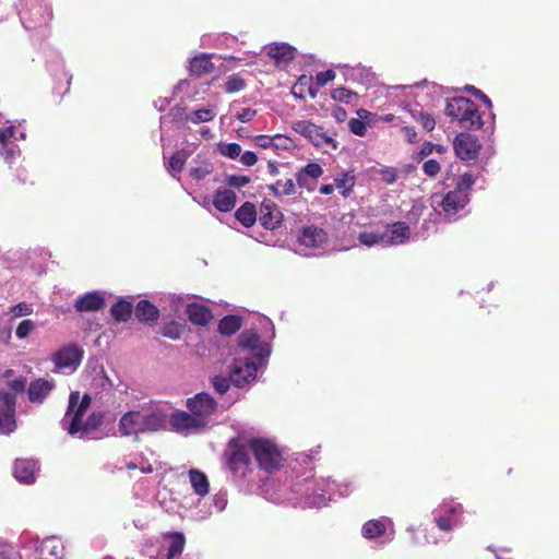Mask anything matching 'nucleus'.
I'll return each instance as SVG.
<instances>
[{
    "instance_id": "4468645a",
    "label": "nucleus",
    "mask_w": 559,
    "mask_h": 559,
    "mask_svg": "<svg viewBox=\"0 0 559 559\" xmlns=\"http://www.w3.org/2000/svg\"><path fill=\"white\" fill-rule=\"evenodd\" d=\"M25 136V130L19 131L13 122H10L4 128H0V155L9 165L20 157L21 151L16 142L24 140Z\"/></svg>"
},
{
    "instance_id": "6e6552de",
    "label": "nucleus",
    "mask_w": 559,
    "mask_h": 559,
    "mask_svg": "<svg viewBox=\"0 0 559 559\" xmlns=\"http://www.w3.org/2000/svg\"><path fill=\"white\" fill-rule=\"evenodd\" d=\"M248 445L261 469L272 473L282 466L283 453L274 441L266 438H252Z\"/></svg>"
},
{
    "instance_id": "4c0bfd02",
    "label": "nucleus",
    "mask_w": 559,
    "mask_h": 559,
    "mask_svg": "<svg viewBox=\"0 0 559 559\" xmlns=\"http://www.w3.org/2000/svg\"><path fill=\"white\" fill-rule=\"evenodd\" d=\"M135 316L142 322L155 321L158 318V309L147 300H141L135 307Z\"/></svg>"
},
{
    "instance_id": "f3484780",
    "label": "nucleus",
    "mask_w": 559,
    "mask_h": 559,
    "mask_svg": "<svg viewBox=\"0 0 559 559\" xmlns=\"http://www.w3.org/2000/svg\"><path fill=\"white\" fill-rule=\"evenodd\" d=\"M83 349L75 344L60 348L52 357L56 368L64 373H72L80 366L83 358Z\"/></svg>"
},
{
    "instance_id": "49530a36",
    "label": "nucleus",
    "mask_w": 559,
    "mask_h": 559,
    "mask_svg": "<svg viewBox=\"0 0 559 559\" xmlns=\"http://www.w3.org/2000/svg\"><path fill=\"white\" fill-rule=\"evenodd\" d=\"M269 189L276 197L290 195L296 192V187H295V182L293 181V179H287L285 181H277V182L269 186Z\"/></svg>"
},
{
    "instance_id": "9d476101",
    "label": "nucleus",
    "mask_w": 559,
    "mask_h": 559,
    "mask_svg": "<svg viewBox=\"0 0 559 559\" xmlns=\"http://www.w3.org/2000/svg\"><path fill=\"white\" fill-rule=\"evenodd\" d=\"M328 243L329 236L323 228L306 226L297 235L295 252L305 257L317 255Z\"/></svg>"
},
{
    "instance_id": "6ab92c4d",
    "label": "nucleus",
    "mask_w": 559,
    "mask_h": 559,
    "mask_svg": "<svg viewBox=\"0 0 559 559\" xmlns=\"http://www.w3.org/2000/svg\"><path fill=\"white\" fill-rule=\"evenodd\" d=\"M118 429L122 436L127 437L145 433L142 412L130 411L123 414L120 418Z\"/></svg>"
},
{
    "instance_id": "bf43d9fd",
    "label": "nucleus",
    "mask_w": 559,
    "mask_h": 559,
    "mask_svg": "<svg viewBox=\"0 0 559 559\" xmlns=\"http://www.w3.org/2000/svg\"><path fill=\"white\" fill-rule=\"evenodd\" d=\"M380 179L386 185H392L397 180V170L393 167H382L378 170Z\"/></svg>"
},
{
    "instance_id": "e2e57ef3",
    "label": "nucleus",
    "mask_w": 559,
    "mask_h": 559,
    "mask_svg": "<svg viewBox=\"0 0 559 559\" xmlns=\"http://www.w3.org/2000/svg\"><path fill=\"white\" fill-rule=\"evenodd\" d=\"M348 128L352 133L358 136H364L367 132V127L359 118H353L348 121Z\"/></svg>"
},
{
    "instance_id": "5fc2aeb1",
    "label": "nucleus",
    "mask_w": 559,
    "mask_h": 559,
    "mask_svg": "<svg viewBox=\"0 0 559 559\" xmlns=\"http://www.w3.org/2000/svg\"><path fill=\"white\" fill-rule=\"evenodd\" d=\"M227 93H236L245 88V81L238 75H229L224 84Z\"/></svg>"
},
{
    "instance_id": "72a5a7b5",
    "label": "nucleus",
    "mask_w": 559,
    "mask_h": 559,
    "mask_svg": "<svg viewBox=\"0 0 559 559\" xmlns=\"http://www.w3.org/2000/svg\"><path fill=\"white\" fill-rule=\"evenodd\" d=\"M214 64L211 61V56L206 53H200L194 56L189 61V71L193 75H203L212 72Z\"/></svg>"
},
{
    "instance_id": "473e14b6",
    "label": "nucleus",
    "mask_w": 559,
    "mask_h": 559,
    "mask_svg": "<svg viewBox=\"0 0 559 559\" xmlns=\"http://www.w3.org/2000/svg\"><path fill=\"white\" fill-rule=\"evenodd\" d=\"M169 542L168 550L165 557L158 559H181L180 556L183 551L186 538L182 533H170L166 535Z\"/></svg>"
},
{
    "instance_id": "393cba45",
    "label": "nucleus",
    "mask_w": 559,
    "mask_h": 559,
    "mask_svg": "<svg viewBox=\"0 0 559 559\" xmlns=\"http://www.w3.org/2000/svg\"><path fill=\"white\" fill-rule=\"evenodd\" d=\"M55 383L51 380L37 379L32 381L28 386V399L32 403H43L44 400L53 390Z\"/></svg>"
},
{
    "instance_id": "4be33fe9",
    "label": "nucleus",
    "mask_w": 559,
    "mask_h": 559,
    "mask_svg": "<svg viewBox=\"0 0 559 559\" xmlns=\"http://www.w3.org/2000/svg\"><path fill=\"white\" fill-rule=\"evenodd\" d=\"M383 246H399L405 243L411 237V229L404 222L388 225L382 231Z\"/></svg>"
},
{
    "instance_id": "c03bdc74",
    "label": "nucleus",
    "mask_w": 559,
    "mask_h": 559,
    "mask_svg": "<svg viewBox=\"0 0 559 559\" xmlns=\"http://www.w3.org/2000/svg\"><path fill=\"white\" fill-rule=\"evenodd\" d=\"M15 396L9 392H0V416L10 415L14 418Z\"/></svg>"
},
{
    "instance_id": "69168bd1",
    "label": "nucleus",
    "mask_w": 559,
    "mask_h": 559,
    "mask_svg": "<svg viewBox=\"0 0 559 559\" xmlns=\"http://www.w3.org/2000/svg\"><path fill=\"white\" fill-rule=\"evenodd\" d=\"M213 509L215 512H222L227 506V493L225 491H218L212 498Z\"/></svg>"
},
{
    "instance_id": "39448f33",
    "label": "nucleus",
    "mask_w": 559,
    "mask_h": 559,
    "mask_svg": "<svg viewBox=\"0 0 559 559\" xmlns=\"http://www.w3.org/2000/svg\"><path fill=\"white\" fill-rule=\"evenodd\" d=\"M271 355V345L253 330L243 331L238 337L236 356L265 368Z\"/></svg>"
},
{
    "instance_id": "9b49d317",
    "label": "nucleus",
    "mask_w": 559,
    "mask_h": 559,
    "mask_svg": "<svg viewBox=\"0 0 559 559\" xmlns=\"http://www.w3.org/2000/svg\"><path fill=\"white\" fill-rule=\"evenodd\" d=\"M186 406L204 429L213 426L219 411L218 403L209 393L201 392L187 400Z\"/></svg>"
},
{
    "instance_id": "412c9836",
    "label": "nucleus",
    "mask_w": 559,
    "mask_h": 559,
    "mask_svg": "<svg viewBox=\"0 0 559 559\" xmlns=\"http://www.w3.org/2000/svg\"><path fill=\"white\" fill-rule=\"evenodd\" d=\"M145 432H156L168 428L169 415L159 407L142 409Z\"/></svg>"
},
{
    "instance_id": "f03ea898",
    "label": "nucleus",
    "mask_w": 559,
    "mask_h": 559,
    "mask_svg": "<svg viewBox=\"0 0 559 559\" xmlns=\"http://www.w3.org/2000/svg\"><path fill=\"white\" fill-rule=\"evenodd\" d=\"M475 177L465 173L457 177L455 188L444 195H432V205L438 209L439 215L448 221H454L461 216V212L469 202V191L475 185Z\"/></svg>"
},
{
    "instance_id": "8fccbe9b",
    "label": "nucleus",
    "mask_w": 559,
    "mask_h": 559,
    "mask_svg": "<svg viewBox=\"0 0 559 559\" xmlns=\"http://www.w3.org/2000/svg\"><path fill=\"white\" fill-rule=\"evenodd\" d=\"M354 177L348 174H341L334 179V187L347 197L354 187Z\"/></svg>"
},
{
    "instance_id": "bb28decb",
    "label": "nucleus",
    "mask_w": 559,
    "mask_h": 559,
    "mask_svg": "<svg viewBox=\"0 0 559 559\" xmlns=\"http://www.w3.org/2000/svg\"><path fill=\"white\" fill-rule=\"evenodd\" d=\"M282 218L283 215L275 205L266 202L262 203L259 221L265 229L273 230L277 228Z\"/></svg>"
},
{
    "instance_id": "e433bc0d",
    "label": "nucleus",
    "mask_w": 559,
    "mask_h": 559,
    "mask_svg": "<svg viewBox=\"0 0 559 559\" xmlns=\"http://www.w3.org/2000/svg\"><path fill=\"white\" fill-rule=\"evenodd\" d=\"M322 174L323 169L319 164L309 163L297 174V183L300 187H308V178L316 180L322 176Z\"/></svg>"
},
{
    "instance_id": "0e129e2a",
    "label": "nucleus",
    "mask_w": 559,
    "mask_h": 559,
    "mask_svg": "<svg viewBox=\"0 0 559 559\" xmlns=\"http://www.w3.org/2000/svg\"><path fill=\"white\" fill-rule=\"evenodd\" d=\"M16 428L15 419L10 415L0 416V433L8 435Z\"/></svg>"
},
{
    "instance_id": "de8ad7c7",
    "label": "nucleus",
    "mask_w": 559,
    "mask_h": 559,
    "mask_svg": "<svg viewBox=\"0 0 559 559\" xmlns=\"http://www.w3.org/2000/svg\"><path fill=\"white\" fill-rule=\"evenodd\" d=\"M282 141H286L281 134H276L275 136L270 135H258L254 138V143L261 148H280L283 145L280 143Z\"/></svg>"
},
{
    "instance_id": "603ef678",
    "label": "nucleus",
    "mask_w": 559,
    "mask_h": 559,
    "mask_svg": "<svg viewBox=\"0 0 559 559\" xmlns=\"http://www.w3.org/2000/svg\"><path fill=\"white\" fill-rule=\"evenodd\" d=\"M218 152L222 156L224 157H227V158H230V159H236L240 156V153L242 152L241 151V146L237 143H224V142H221L218 144Z\"/></svg>"
},
{
    "instance_id": "5701e85b",
    "label": "nucleus",
    "mask_w": 559,
    "mask_h": 559,
    "mask_svg": "<svg viewBox=\"0 0 559 559\" xmlns=\"http://www.w3.org/2000/svg\"><path fill=\"white\" fill-rule=\"evenodd\" d=\"M478 148L477 140L468 133H460L454 140V150L461 159L471 160L476 158Z\"/></svg>"
},
{
    "instance_id": "37998d69",
    "label": "nucleus",
    "mask_w": 559,
    "mask_h": 559,
    "mask_svg": "<svg viewBox=\"0 0 559 559\" xmlns=\"http://www.w3.org/2000/svg\"><path fill=\"white\" fill-rule=\"evenodd\" d=\"M111 316L119 322H127L132 313V305L126 300H119L110 309Z\"/></svg>"
},
{
    "instance_id": "423d86ee",
    "label": "nucleus",
    "mask_w": 559,
    "mask_h": 559,
    "mask_svg": "<svg viewBox=\"0 0 559 559\" xmlns=\"http://www.w3.org/2000/svg\"><path fill=\"white\" fill-rule=\"evenodd\" d=\"M445 115L457 121L460 128L477 130L483 126V120L476 105L466 97H453L448 100Z\"/></svg>"
},
{
    "instance_id": "3c124183",
    "label": "nucleus",
    "mask_w": 559,
    "mask_h": 559,
    "mask_svg": "<svg viewBox=\"0 0 559 559\" xmlns=\"http://www.w3.org/2000/svg\"><path fill=\"white\" fill-rule=\"evenodd\" d=\"M182 331L183 325L176 321L167 322L160 329L162 335L170 340H179L182 334Z\"/></svg>"
},
{
    "instance_id": "7ed1b4c3",
    "label": "nucleus",
    "mask_w": 559,
    "mask_h": 559,
    "mask_svg": "<svg viewBox=\"0 0 559 559\" xmlns=\"http://www.w3.org/2000/svg\"><path fill=\"white\" fill-rule=\"evenodd\" d=\"M310 477L297 479L289 486L282 484L276 479H267L261 487V495L267 501L273 503H290L293 506L309 507L306 504V497L311 496Z\"/></svg>"
},
{
    "instance_id": "c85d7f7f",
    "label": "nucleus",
    "mask_w": 559,
    "mask_h": 559,
    "mask_svg": "<svg viewBox=\"0 0 559 559\" xmlns=\"http://www.w3.org/2000/svg\"><path fill=\"white\" fill-rule=\"evenodd\" d=\"M227 464L230 471H233V473L240 476H246V474L250 469L251 462L246 450L239 448L231 453Z\"/></svg>"
},
{
    "instance_id": "f8f14e48",
    "label": "nucleus",
    "mask_w": 559,
    "mask_h": 559,
    "mask_svg": "<svg viewBox=\"0 0 559 559\" xmlns=\"http://www.w3.org/2000/svg\"><path fill=\"white\" fill-rule=\"evenodd\" d=\"M293 129L296 133L306 138L316 147L322 150L324 153L330 151H336L338 142L333 134L324 131L322 127H319L307 120H298L293 123Z\"/></svg>"
},
{
    "instance_id": "2eb2a0df",
    "label": "nucleus",
    "mask_w": 559,
    "mask_h": 559,
    "mask_svg": "<svg viewBox=\"0 0 559 559\" xmlns=\"http://www.w3.org/2000/svg\"><path fill=\"white\" fill-rule=\"evenodd\" d=\"M28 549L31 550L28 559H63L64 557L63 544L57 537L32 539Z\"/></svg>"
},
{
    "instance_id": "58836bf2",
    "label": "nucleus",
    "mask_w": 559,
    "mask_h": 559,
    "mask_svg": "<svg viewBox=\"0 0 559 559\" xmlns=\"http://www.w3.org/2000/svg\"><path fill=\"white\" fill-rule=\"evenodd\" d=\"M235 216L245 227H250L257 221L255 207L252 203L246 202L236 211Z\"/></svg>"
},
{
    "instance_id": "c9c22d12",
    "label": "nucleus",
    "mask_w": 559,
    "mask_h": 559,
    "mask_svg": "<svg viewBox=\"0 0 559 559\" xmlns=\"http://www.w3.org/2000/svg\"><path fill=\"white\" fill-rule=\"evenodd\" d=\"M195 165L191 166L189 175L192 179L200 181L211 175L214 170L213 164L201 155H198L194 159Z\"/></svg>"
},
{
    "instance_id": "6e6d98bb",
    "label": "nucleus",
    "mask_w": 559,
    "mask_h": 559,
    "mask_svg": "<svg viewBox=\"0 0 559 559\" xmlns=\"http://www.w3.org/2000/svg\"><path fill=\"white\" fill-rule=\"evenodd\" d=\"M16 12V2L12 0H0V22L13 16Z\"/></svg>"
},
{
    "instance_id": "b1692460",
    "label": "nucleus",
    "mask_w": 559,
    "mask_h": 559,
    "mask_svg": "<svg viewBox=\"0 0 559 559\" xmlns=\"http://www.w3.org/2000/svg\"><path fill=\"white\" fill-rule=\"evenodd\" d=\"M237 202V195L234 190L227 188H218L215 190L212 204L219 212H230Z\"/></svg>"
},
{
    "instance_id": "ddd939ff",
    "label": "nucleus",
    "mask_w": 559,
    "mask_h": 559,
    "mask_svg": "<svg viewBox=\"0 0 559 559\" xmlns=\"http://www.w3.org/2000/svg\"><path fill=\"white\" fill-rule=\"evenodd\" d=\"M361 536L367 540H376L379 545H385L394 538V524L388 516H380L365 522L360 530Z\"/></svg>"
},
{
    "instance_id": "4d7b16f0",
    "label": "nucleus",
    "mask_w": 559,
    "mask_h": 559,
    "mask_svg": "<svg viewBox=\"0 0 559 559\" xmlns=\"http://www.w3.org/2000/svg\"><path fill=\"white\" fill-rule=\"evenodd\" d=\"M33 313V306L26 302H20L10 308L9 314L12 319L26 317Z\"/></svg>"
},
{
    "instance_id": "a19ab883",
    "label": "nucleus",
    "mask_w": 559,
    "mask_h": 559,
    "mask_svg": "<svg viewBox=\"0 0 559 559\" xmlns=\"http://www.w3.org/2000/svg\"><path fill=\"white\" fill-rule=\"evenodd\" d=\"M407 111L411 115V117L416 122L420 123L425 130L432 131L435 129L436 120L430 114H428L417 107L409 108V109H407Z\"/></svg>"
},
{
    "instance_id": "09e8293b",
    "label": "nucleus",
    "mask_w": 559,
    "mask_h": 559,
    "mask_svg": "<svg viewBox=\"0 0 559 559\" xmlns=\"http://www.w3.org/2000/svg\"><path fill=\"white\" fill-rule=\"evenodd\" d=\"M331 97L336 102L353 104L358 98V95L346 87H337L331 92Z\"/></svg>"
},
{
    "instance_id": "13d9d810",
    "label": "nucleus",
    "mask_w": 559,
    "mask_h": 559,
    "mask_svg": "<svg viewBox=\"0 0 559 559\" xmlns=\"http://www.w3.org/2000/svg\"><path fill=\"white\" fill-rule=\"evenodd\" d=\"M250 182L248 176L228 175L225 177V183L231 188L240 189Z\"/></svg>"
},
{
    "instance_id": "a18cd8bd",
    "label": "nucleus",
    "mask_w": 559,
    "mask_h": 559,
    "mask_svg": "<svg viewBox=\"0 0 559 559\" xmlns=\"http://www.w3.org/2000/svg\"><path fill=\"white\" fill-rule=\"evenodd\" d=\"M358 240L361 245L366 247L383 245L382 231L362 230L358 235Z\"/></svg>"
},
{
    "instance_id": "cd10ccee",
    "label": "nucleus",
    "mask_w": 559,
    "mask_h": 559,
    "mask_svg": "<svg viewBox=\"0 0 559 559\" xmlns=\"http://www.w3.org/2000/svg\"><path fill=\"white\" fill-rule=\"evenodd\" d=\"M186 313L189 320L197 325H206L213 318L211 309L200 302L188 304Z\"/></svg>"
},
{
    "instance_id": "a211bd4d",
    "label": "nucleus",
    "mask_w": 559,
    "mask_h": 559,
    "mask_svg": "<svg viewBox=\"0 0 559 559\" xmlns=\"http://www.w3.org/2000/svg\"><path fill=\"white\" fill-rule=\"evenodd\" d=\"M171 430L177 433L189 436L200 433L203 428L194 418L191 412L176 411L169 415V424Z\"/></svg>"
},
{
    "instance_id": "c756f323",
    "label": "nucleus",
    "mask_w": 559,
    "mask_h": 559,
    "mask_svg": "<svg viewBox=\"0 0 559 559\" xmlns=\"http://www.w3.org/2000/svg\"><path fill=\"white\" fill-rule=\"evenodd\" d=\"M296 49L286 43H275L267 47V55L277 64H287L295 58Z\"/></svg>"
},
{
    "instance_id": "338daca9",
    "label": "nucleus",
    "mask_w": 559,
    "mask_h": 559,
    "mask_svg": "<svg viewBox=\"0 0 559 559\" xmlns=\"http://www.w3.org/2000/svg\"><path fill=\"white\" fill-rule=\"evenodd\" d=\"M334 79H335V72L333 70H326V71L319 72L316 76V81H317L316 87H318V90H319L320 87H323L325 84L333 81Z\"/></svg>"
},
{
    "instance_id": "680f3d73",
    "label": "nucleus",
    "mask_w": 559,
    "mask_h": 559,
    "mask_svg": "<svg viewBox=\"0 0 559 559\" xmlns=\"http://www.w3.org/2000/svg\"><path fill=\"white\" fill-rule=\"evenodd\" d=\"M0 559H21V556L13 546L0 540Z\"/></svg>"
},
{
    "instance_id": "052dcab7",
    "label": "nucleus",
    "mask_w": 559,
    "mask_h": 559,
    "mask_svg": "<svg viewBox=\"0 0 559 559\" xmlns=\"http://www.w3.org/2000/svg\"><path fill=\"white\" fill-rule=\"evenodd\" d=\"M35 329V323L32 321V320H23L16 328L15 330V335L23 340L25 337H27L31 332H33Z\"/></svg>"
},
{
    "instance_id": "2f4dec72",
    "label": "nucleus",
    "mask_w": 559,
    "mask_h": 559,
    "mask_svg": "<svg viewBox=\"0 0 559 559\" xmlns=\"http://www.w3.org/2000/svg\"><path fill=\"white\" fill-rule=\"evenodd\" d=\"M217 115V107L209 105L207 107L200 108L188 112L183 120L193 124L204 123L212 121Z\"/></svg>"
},
{
    "instance_id": "a878e982",
    "label": "nucleus",
    "mask_w": 559,
    "mask_h": 559,
    "mask_svg": "<svg viewBox=\"0 0 559 559\" xmlns=\"http://www.w3.org/2000/svg\"><path fill=\"white\" fill-rule=\"evenodd\" d=\"M105 305L104 294L100 292H92L81 296L75 301V309L80 312L97 311Z\"/></svg>"
},
{
    "instance_id": "aec40b11",
    "label": "nucleus",
    "mask_w": 559,
    "mask_h": 559,
    "mask_svg": "<svg viewBox=\"0 0 559 559\" xmlns=\"http://www.w3.org/2000/svg\"><path fill=\"white\" fill-rule=\"evenodd\" d=\"M38 471L39 464L33 459H19L13 466L15 479L25 485L35 483Z\"/></svg>"
},
{
    "instance_id": "1a4fd4ad",
    "label": "nucleus",
    "mask_w": 559,
    "mask_h": 559,
    "mask_svg": "<svg viewBox=\"0 0 559 559\" xmlns=\"http://www.w3.org/2000/svg\"><path fill=\"white\" fill-rule=\"evenodd\" d=\"M435 523L442 532H451L464 523V507L453 498L443 499L433 511Z\"/></svg>"
},
{
    "instance_id": "864d4df0",
    "label": "nucleus",
    "mask_w": 559,
    "mask_h": 559,
    "mask_svg": "<svg viewBox=\"0 0 559 559\" xmlns=\"http://www.w3.org/2000/svg\"><path fill=\"white\" fill-rule=\"evenodd\" d=\"M212 384L218 394L226 393L229 390L230 384H233L231 379H230V373L228 372L227 376L226 374H216L212 379Z\"/></svg>"
},
{
    "instance_id": "79ce46f5",
    "label": "nucleus",
    "mask_w": 559,
    "mask_h": 559,
    "mask_svg": "<svg viewBox=\"0 0 559 559\" xmlns=\"http://www.w3.org/2000/svg\"><path fill=\"white\" fill-rule=\"evenodd\" d=\"M190 156V152L186 150H181L176 152L169 159L167 165V170L173 177H176L178 173H180Z\"/></svg>"
},
{
    "instance_id": "7c9ffc66",
    "label": "nucleus",
    "mask_w": 559,
    "mask_h": 559,
    "mask_svg": "<svg viewBox=\"0 0 559 559\" xmlns=\"http://www.w3.org/2000/svg\"><path fill=\"white\" fill-rule=\"evenodd\" d=\"M188 476L193 492L199 497H205L210 491V481L207 476L197 468H191L188 472Z\"/></svg>"
},
{
    "instance_id": "f257e3e1",
    "label": "nucleus",
    "mask_w": 559,
    "mask_h": 559,
    "mask_svg": "<svg viewBox=\"0 0 559 559\" xmlns=\"http://www.w3.org/2000/svg\"><path fill=\"white\" fill-rule=\"evenodd\" d=\"M91 397L84 394L82 397L79 392H72L69 399V406L61 426L69 435L80 439H91L93 433L100 426L103 415L100 413H92L86 419L84 416L90 407Z\"/></svg>"
},
{
    "instance_id": "0eeeda50",
    "label": "nucleus",
    "mask_w": 559,
    "mask_h": 559,
    "mask_svg": "<svg viewBox=\"0 0 559 559\" xmlns=\"http://www.w3.org/2000/svg\"><path fill=\"white\" fill-rule=\"evenodd\" d=\"M17 13L23 27L29 32L46 29L52 20L51 5L44 0H25Z\"/></svg>"
},
{
    "instance_id": "ea45409f",
    "label": "nucleus",
    "mask_w": 559,
    "mask_h": 559,
    "mask_svg": "<svg viewBox=\"0 0 559 559\" xmlns=\"http://www.w3.org/2000/svg\"><path fill=\"white\" fill-rule=\"evenodd\" d=\"M242 325L241 318L238 316H226L218 323V332L222 335L229 336L240 330Z\"/></svg>"
},
{
    "instance_id": "20e7f679",
    "label": "nucleus",
    "mask_w": 559,
    "mask_h": 559,
    "mask_svg": "<svg viewBox=\"0 0 559 559\" xmlns=\"http://www.w3.org/2000/svg\"><path fill=\"white\" fill-rule=\"evenodd\" d=\"M311 496L306 497V504L309 507L320 508L325 506L328 501L335 497H346L355 489V485L350 480L336 483L330 478L311 479Z\"/></svg>"
},
{
    "instance_id": "774afa93",
    "label": "nucleus",
    "mask_w": 559,
    "mask_h": 559,
    "mask_svg": "<svg viewBox=\"0 0 559 559\" xmlns=\"http://www.w3.org/2000/svg\"><path fill=\"white\" fill-rule=\"evenodd\" d=\"M440 163L436 159H428L423 165L424 173L429 177H435L440 171Z\"/></svg>"
},
{
    "instance_id": "dca6fc26",
    "label": "nucleus",
    "mask_w": 559,
    "mask_h": 559,
    "mask_svg": "<svg viewBox=\"0 0 559 559\" xmlns=\"http://www.w3.org/2000/svg\"><path fill=\"white\" fill-rule=\"evenodd\" d=\"M260 369L263 368L250 360L236 356L229 369L233 385L242 388L251 383L255 380Z\"/></svg>"
},
{
    "instance_id": "f704fd0d",
    "label": "nucleus",
    "mask_w": 559,
    "mask_h": 559,
    "mask_svg": "<svg viewBox=\"0 0 559 559\" xmlns=\"http://www.w3.org/2000/svg\"><path fill=\"white\" fill-rule=\"evenodd\" d=\"M293 95L298 98H304L307 93L311 98H316L318 94V87L313 84V79L310 75H300L293 86Z\"/></svg>"
}]
</instances>
